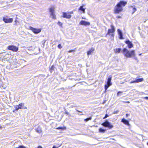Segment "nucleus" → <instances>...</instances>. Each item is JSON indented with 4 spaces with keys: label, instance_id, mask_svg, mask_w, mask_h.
Wrapping results in <instances>:
<instances>
[{
    "label": "nucleus",
    "instance_id": "obj_1",
    "mask_svg": "<svg viewBox=\"0 0 148 148\" xmlns=\"http://www.w3.org/2000/svg\"><path fill=\"white\" fill-rule=\"evenodd\" d=\"M127 3V2L123 1H121L118 3L115 6L114 12L115 14H119L122 11L123 7H124Z\"/></svg>",
    "mask_w": 148,
    "mask_h": 148
},
{
    "label": "nucleus",
    "instance_id": "obj_2",
    "mask_svg": "<svg viewBox=\"0 0 148 148\" xmlns=\"http://www.w3.org/2000/svg\"><path fill=\"white\" fill-rule=\"evenodd\" d=\"M123 53L124 54L125 56L128 58H133V59L136 60L138 58L136 56V54L134 50L129 51L126 48L123 49Z\"/></svg>",
    "mask_w": 148,
    "mask_h": 148
},
{
    "label": "nucleus",
    "instance_id": "obj_3",
    "mask_svg": "<svg viewBox=\"0 0 148 148\" xmlns=\"http://www.w3.org/2000/svg\"><path fill=\"white\" fill-rule=\"evenodd\" d=\"M112 79V77L109 76L108 79L107 84L105 85V91L107 90L108 88L112 84L111 82Z\"/></svg>",
    "mask_w": 148,
    "mask_h": 148
},
{
    "label": "nucleus",
    "instance_id": "obj_4",
    "mask_svg": "<svg viewBox=\"0 0 148 148\" xmlns=\"http://www.w3.org/2000/svg\"><path fill=\"white\" fill-rule=\"evenodd\" d=\"M111 29H109L108 30V33L106 35H110L111 34H111V36L113 37L114 36V34H113L115 32V28L114 27L111 25Z\"/></svg>",
    "mask_w": 148,
    "mask_h": 148
},
{
    "label": "nucleus",
    "instance_id": "obj_5",
    "mask_svg": "<svg viewBox=\"0 0 148 148\" xmlns=\"http://www.w3.org/2000/svg\"><path fill=\"white\" fill-rule=\"evenodd\" d=\"M102 125L105 127H108L110 128H112L113 126L111 124L108 120H106L102 124Z\"/></svg>",
    "mask_w": 148,
    "mask_h": 148
},
{
    "label": "nucleus",
    "instance_id": "obj_6",
    "mask_svg": "<svg viewBox=\"0 0 148 148\" xmlns=\"http://www.w3.org/2000/svg\"><path fill=\"white\" fill-rule=\"evenodd\" d=\"M29 29L32 31L35 34H38L41 31V29H36L32 27L29 26Z\"/></svg>",
    "mask_w": 148,
    "mask_h": 148
},
{
    "label": "nucleus",
    "instance_id": "obj_7",
    "mask_svg": "<svg viewBox=\"0 0 148 148\" xmlns=\"http://www.w3.org/2000/svg\"><path fill=\"white\" fill-rule=\"evenodd\" d=\"M8 49L10 50H11L14 52H17L18 49V47L13 45L8 46Z\"/></svg>",
    "mask_w": 148,
    "mask_h": 148
},
{
    "label": "nucleus",
    "instance_id": "obj_8",
    "mask_svg": "<svg viewBox=\"0 0 148 148\" xmlns=\"http://www.w3.org/2000/svg\"><path fill=\"white\" fill-rule=\"evenodd\" d=\"M49 11L51 13V15L52 16V18L56 19V16L54 13V8L52 7L49 9Z\"/></svg>",
    "mask_w": 148,
    "mask_h": 148
},
{
    "label": "nucleus",
    "instance_id": "obj_9",
    "mask_svg": "<svg viewBox=\"0 0 148 148\" xmlns=\"http://www.w3.org/2000/svg\"><path fill=\"white\" fill-rule=\"evenodd\" d=\"M62 14L63 15L62 16V17L64 18H66L67 19H70L71 17V15L69 14L68 12H63Z\"/></svg>",
    "mask_w": 148,
    "mask_h": 148
},
{
    "label": "nucleus",
    "instance_id": "obj_10",
    "mask_svg": "<svg viewBox=\"0 0 148 148\" xmlns=\"http://www.w3.org/2000/svg\"><path fill=\"white\" fill-rule=\"evenodd\" d=\"M3 21L6 23H11L13 21V19L12 18H3Z\"/></svg>",
    "mask_w": 148,
    "mask_h": 148
},
{
    "label": "nucleus",
    "instance_id": "obj_11",
    "mask_svg": "<svg viewBox=\"0 0 148 148\" xmlns=\"http://www.w3.org/2000/svg\"><path fill=\"white\" fill-rule=\"evenodd\" d=\"M144 80L143 78H141L140 79H136V80L133 81H132L130 82V83H138L140 82H142Z\"/></svg>",
    "mask_w": 148,
    "mask_h": 148
},
{
    "label": "nucleus",
    "instance_id": "obj_12",
    "mask_svg": "<svg viewBox=\"0 0 148 148\" xmlns=\"http://www.w3.org/2000/svg\"><path fill=\"white\" fill-rule=\"evenodd\" d=\"M79 24L81 25H84L86 26L90 25V23L89 22L83 20L80 21Z\"/></svg>",
    "mask_w": 148,
    "mask_h": 148
},
{
    "label": "nucleus",
    "instance_id": "obj_13",
    "mask_svg": "<svg viewBox=\"0 0 148 148\" xmlns=\"http://www.w3.org/2000/svg\"><path fill=\"white\" fill-rule=\"evenodd\" d=\"M125 43L127 45L128 48L130 49L133 47V45L131 42L129 40H127L126 41Z\"/></svg>",
    "mask_w": 148,
    "mask_h": 148
},
{
    "label": "nucleus",
    "instance_id": "obj_14",
    "mask_svg": "<svg viewBox=\"0 0 148 148\" xmlns=\"http://www.w3.org/2000/svg\"><path fill=\"white\" fill-rule=\"evenodd\" d=\"M121 122L129 126L130 125L129 121L124 118H123L122 119Z\"/></svg>",
    "mask_w": 148,
    "mask_h": 148
},
{
    "label": "nucleus",
    "instance_id": "obj_15",
    "mask_svg": "<svg viewBox=\"0 0 148 148\" xmlns=\"http://www.w3.org/2000/svg\"><path fill=\"white\" fill-rule=\"evenodd\" d=\"M117 31L119 36V38L120 39H123V34L121 30L119 29H117Z\"/></svg>",
    "mask_w": 148,
    "mask_h": 148
},
{
    "label": "nucleus",
    "instance_id": "obj_16",
    "mask_svg": "<svg viewBox=\"0 0 148 148\" xmlns=\"http://www.w3.org/2000/svg\"><path fill=\"white\" fill-rule=\"evenodd\" d=\"M94 50V48L92 47L87 52V54L88 55L91 54L92 53H93Z\"/></svg>",
    "mask_w": 148,
    "mask_h": 148
},
{
    "label": "nucleus",
    "instance_id": "obj_17",
    "mask_svg": "<svg viewBox=\"0 0 148 148\" xmlns=\"http://www.w3.org/2000/svg\"><path fill=\"white\" fill-rule=\"evenodd\" d=\"M35 130H36V131L39 133H40L42 132L41 129L40 127H38Z\"/></svg>",
    "mask_w": 148,
    "mask_h": 148
},
{
    "label": "nucleus",
    "instance_id": "obj_18",
    "mask_svg": "<svg viewBox=\"0 0 148 148\" xmlns=\"http://www.w3.org/2000/svg\"><path fill=\"white\" fill-rule=\"evenodd\" d=\"M79 10H80L82 11L83 13H85V9L83 8V6H81L80 7Z\"/></svg>",
    "mask_w": 148,
    "mask_h": 148
},
{
    "label": "nucleus",
    "instance_id": "obj_19",
    "mask_svg": "<svg viewBox=\"0 0 148 148\" xmlns=\"http://www.w3.org/2000/svg\"><path fill=\"white\" fill-rule=\"evenodd\" d=\"M121 51L120 48L116 49H114V52L115 53H119Z\"/></svg>",
    "mask_w": 148,
    "mask_h": 148
},
{
    "label": "nucleus",
    "instance_id": "obj_20",
    "mask_svg": "<svg viewBox=\"0 0 148 148\" xmlns=\"http://www.w3.org/2000/svg\"><path fill=\"white\" fill-rule=\"evenodd\" d=\"M131 7L133 8V12L132 13V14H133L134 12H135L136 11V8L134 7H133V6H131Z\"/></svg>",
    "mask_w": 148,
    "mask_h": 148
},
{
    "label": "nucleus",
    "instance_id": "obj_21",
    "mask_svg": "<svg viewBox=\"0 0 148 148\" xmlns=\"http://www.w3.org/2000/svg\"><path fill=\"white\" fill-rule=\"evenodd\" d=\"M24 105V103H21L20 104H19L18 105V107L19 108V109H22V107Z\"/></svg>",
    "mask_w": 148,
    "mask_h": 148
},
{
    "label": "nucleus",
    "instance_id": "obj_22",
    "mask_svg": "<svg viewBox=\"0 0 148 148\" xmlns=\"http://www.w3.org/2000/svg\"><path fill=\"white\" fill-rule=\"evenodd\" d=\"M99 132H105V130L103 129L102 128H101L99 129Z\"/></svg>",
    "mask_w": 148,
    "mask_h": 148
},
{
    "label": "nucleus",
    "instance_id": "obj_23",
    "mask_svg": "<svg viewBox=\"0 0 148 148\" xmlns=\"http://www.w3.org/2000/svg\"><path fill=\"white\" fill-rule=\"evenodd\" d=\"M66 127H58L57 128V129L58 130L61 129L62 130H64L66 129Z\"/></svg>",
    "mask_w": 148,
    "mask_h": 148
},
{
    "label": "nucleus",
    "instance_id": "obj_24",
    "mask_svg": "<svg viewBox=\"0 0 148 148\" xmlns=\"http://www.w3.org/2000/svg\"><path fill=\"white\" fill-rule=\"evenodd\" d=\"M92 119L91 117H90L88 118H87L84 120V121H87L89 120H91Z\"/></svg>",
    "mask_w": 148,
    "mask_h": 148
},
{
    "label": "nucleus",
    "instance_id": "obj_25",
    "mask_svg": "<svg viewBox=\"0 0 148 148\" xmlns=\"http://www.w3.org/2000/svg\"><path fill=\"white\" fill-rule=\"evenodd\" d=\"M15 110H18L19 109V108L18 107V105H17V106H16L15 107Z\"/></svg>",
    "mask_w": 148,
    "mask_h": 148
},
{
    "label": "nucleus",
    "instance_id": "obj_26",
    "mask_svg": "<svg viewBox=\"0 0 148 148\" xmlns=\"http://www.w3.org/2000/svg\"><path fill=\"white\" fill-rule=\"evenodd\" d=\"M75 49H74V50H70L69 51V53H71V52H74V51H75Z\"/></svg>",
    "mask_w": 148,
    "mask_h": 148
},
{
    "label": "nucleus",
    "instance_id": "obj_27",
    "mask_svg": "<svg viewBox=\"0 0 148 148\" xmlns=\"http://www.w3.org/2000/svg\"><path fill=\"white\" fill-rule=\"evenodd\" d=\"M58 47L60 49L62 48V47L60 44H59L58 45Z\"/></svg>",
    "mask_w": 148,
    "mask_h": 148
},
{
    "label": "nucleus",
    "instance_id": "obj_28",
    "mask_svg": "<svg viewBox=\"0 0 148 148\" xmlns=\"http://www.w3.org/2000/svg\"><path fill=\"white\" fill-rule=\"evenodd\" d=\"M53 69H54V66H52L50 68V70L51 71V72H52L51 71H52L53 70Z\"/></svg>",
    "mask_w": 148,
    "mask_h": 148
},
{
    "label": "nucleus",
    "instance_id": "obj_29",
    "mask_svg": "<svg viewBox=\"0 0 148 148\" xmlns=\"http://www.w3.org/2000/svg\"><path fill=\"white\" fill-rule=\"evenodd\" d=\"M17 148H26L25 147L23 146H20Z\"/></svg>",
    "mask_w": 148,
    "mask_h": 148
},
{
    "label": "nucleus",
    "instance_id": "obj_30",
    "mask_svg": "<svg viewBox=\"0 0 148 148\" xmlns=\"http://www.w3.org/2000/svg\"><path fill=\"white\" fill-rule=\"evenodd\" d=\"M122 92H121V91H119V92H117V96H118L119 95V93H122Z\"/></svg>",
    "mask_w": 148,
    "mask_h": 148
},
{
    "label": "nucleus",
    "instance_id": "obj_31",
    "mask_svg": "<svg viewBox=\"0 0 148 148\" xmlns=\"http://www.w3.org/2000/svg\"><path fill=\"white\" fill-rule=\"evenodd\" d=\"M108 116V115L107 114H106L104 117L103 118V119H105Z\"/></svg>",
    "mask_w": 148,
    "mask_h": 148
},
{
    "label": "nucleus",
    "instance_id": "obj_32",
    "mask_svg": "<svg viewBox=\"0 0 148 148\" xmlns=\"http://www.w3.org/2000/svg\"><path fill=\"white\" fill-rule=\"evenodd\" d=\"M58 24L60 26L62 25V23L59 21L58 22Z\"/></svg>",
    "mask_w": 148,
    "mask_h": 148
},
{
    "label": "nucleus",
    "instance_id": "obj_33",
    "mask_svg": "<svg viewBox=\"0 0 148 148\" xmlns=\"http://www.w3.org/2000/svg\"><path fill=\"white\" fill-rule=\"evenodd\" d=\"M68 13H69V14H70V15H71V14H72L73 13V12L71 11V12H69Z\"/></svg>",
    "mask_w": 148,
    "mask_h": 148
},
{
    "label": "nucleus",
    "instance_id": "obj_34",
    "mask_svg": "<svg viewBox=\"0 0 148 148\" xmlns=\"http://www.w3.org/2000/svg\"><path fill=\"white\" fill-rule=\"evenodd\" d=\"M123 102L125 103H130V101H123Z\"/></svg>",
    "mask_w": 148,
    "mask_h": 148
},
{
    "label": "nucleus",
    "instance_id": "obj_35",
    "mask_svg": "<svg viewBox=\"0 0 148 148\" xmlns=\"http://www.w3.org/2000/svg\"><path fill=\"white\" fill-rule=\"evenodd\" d=\"M9 56V54H6V56H5V57H4V58H6H6H5V57H6V56Z\"/></svg>",
    "mask_w": 148,
    "mask_h": 148
},
{
    "label": "nucleus",
    "instance_id": "obj_36",
    "mask_svg": "<svg viewBox=\"0 0 148 148\" xmlns=\"http://www.w3.org/2000/svg\"><path fill=\"white\" fill-rule=\"evenodd\" d=\"M144 98L145 99H147L148 100V97H144Z\"/></svg>",
    "mask_w": 148,
    "mask_h": 148
},
{
    "label": "nucleus",
    "instance_id": "obj_37",
    "mask_svg": "<svg viewBox=\"0 0 148 148\" xmlns=\"http://www.w3.org/2000/svg\"><path fill=\"white\" fill-rule=\"evenodd\" d=\"M65 113L66 114H69V112H68L66 111L65 112Z\"/></svg>",
    "mask_w": 148,
    "mask_h": 148
},
{
    "label": "nucleus",
    "instance_id": "obj_38",
    "mask_svg": "<svg viewBox=\"0 0 148 148\" xmlns=\"http://www.w3.org/2000/svg\"><path fill=\"white\" fill-rule=\"evenodd\" d=\"M128 116V114H126V117H127Z\"/></svg>",
    "mask_w": 148,
    "mask_h": 148
},
{
    "label": "nucleus",
    "instance_id": "obj_39",
    "mask_svg": "<svg viewBox=\"0 0 148 148\" xmlns=\"http://www.w3.org/2000/svg\"><path fill=\"white\" fill-rule=\"evenodd\" d=\"M76 110L78 112H80L78 110Z\"/></svg>",
    "mask_w": 148,
    "mask_h": 148
},
{
    "label": "nucleus",
    "instance_id": "obj_40",
    "mask_svg": "<svg viewBox=\"0 0 148 148\" xmlns=\"http://www.w3.org/2000/svg\"><path fill=\"white\" fill-rule=\"evenodd\" d=\"M53 148H57V147L56 146H54L53 147Z\"/></svg>",
    "mask_w": 148,
    "mask_h": 148
},
{
    "label": "nucleus",
    "instance_id": "obj_41",
    "mask_svg": "<svg viewBox=\"0 0 148 148\" xmlns=\"http://www.w3.org/2000/svg\"><path fill=\"white\" fill-rule=\"evenodd\" d=\"M118 112V111H115L114 112V113H117V112Z\"/></svg>",
    "mask_w": 148,
    "mask_h": 148
},
{
    "label": "nucleus",
    "instance_id": "obj_42",
    "mask_svg": "<svg viewBox=\"0 0 148 148\" xmlns=\"http://www.w3.org/2000/svg\"><path fill=\"white\" fill-rule=\"evenodd\" d=\"M121 17L120 16H117V18H120Z\"/></svg>",
    "mask_w": 148,
    "mask_h": 148
},
{
    "label": "nucleus",
    "instance_id": "obj_43",
    "mask_svg": "<svg viewBox=\"0 0 148 148\" xmlns=\"http://www.w3.org/2000/svg\"><path fill=\"white\" fill-rule=\"evenodd\" d=\"M2 87H3V88H4V89H5L6 88V87L5 86H4V87H3V86H2Z\"/></svg>",
    "mask_w": 148,
    "mask_h": 148
},
{
    "label": "nucleus",
    "instance_id": "obj_44",
    "mask_svg": "<svg viewBox=\"0 0 148 148\" xmlns=\"http://www.w3.org/2000/svg\"><path fill=\"white\" fill-rule=\"evenodd\" d=\"M2 128V127L0 126V129H1Z\"/></svg>",
    "mask_w": 148,
    "mask_h": 148
},
{
    "label": "nucleus",
    "instance_id": "obj_45",
    "mask_svg": "<svg viewBox=\"0 0 148 148\" xmlns=\"http://www.w3.org/2000/svg\"><path fill=\"white\" fill-rule=\"evenodd\" d=\"M105 103V101H104V102H103V103L104 104Z\"/></svg>",
    "mask_w": 148,
    "mask_h": 148
},
{
    "label": "nucleus",
    "instance_id": "obj_46",
    "mask_svg": "<svg viewBox=\"0 0 148 148\" xmlns=\"http://www.w3.org/2000/svg\"><path fill=\"white\" fill-rule=\"evenodd\" d=\"M141 55V54H139V56H140V55Z\"/></svg>",
    "mask_w": 148,
    "mask_h": 148
},
{
    "label": "nucleus",
    "instance_id": "obj_47",
    "mask_svg": "<svg viewBox=\"0 0 148 148\" xmlns=\"http://www.w3.org/2000/svg\"><path fill=\"white\" fill-rule=\"evenodd\" d=\"M82 19H85V18H83V17H82Z\"/></svg>",
    "mask_w": 148,
    "mask_h": 148
},
{
    "label": "nucleus",
    "instance_id": "obj_48",
    "mask_svg": "<svg viewBox=\"0 0 148 148\" xmlns=\"http://www.w3.org/2000/svg\"><path fill=\"white\" fill-rule=\"evenodd\" d=\"M26 108V107H25V108H24V109H25V108Z\"/></svg>",
    "mask_w": 148,
    "mask_h": 148
},
{
    "label": "nucleus",
    "instance_id": "obj_49",
    "mask_svg": "<svg viewBox=\"0 0 148 148\" xmlns=\"http://www.w3.org/2000/svg\"><path fill=\"white\" fill-rule=\"evenodd\" d=\"M16 21H16H16H15V22H16Z\"/></svg>",
    "mask_w": 148,
    "mask_h": 148
},
{
    "label": "nucleus",
    "instance_id": "obj_50",
    "mask_svg": "<svg viewBox=\"0 0 148 148\" xmlns=\"http://www.w3.org/2000/svg\"><path fill=\"white\" fill-rule=\"evenodd\" d=\"M147 145H148V142L147 143Z\"/></svg>",
    "mask_w": 148,
    "mask_h": 148
},
{
    "label": "nucleus",
    "instance_id": "obj_51",
    "mask_svg": "<svg viewBox=\"0 0 148 148\" xmlns=\"http://www.w3.org/2000/svg\"><path fill=\"white\" fill-rule=\"evenodd\" d=\"M147 11L148 12V9H147Z\"/></svg>",
    "mask_w": 148,
    "mask_h": 148
}]
</instances>
